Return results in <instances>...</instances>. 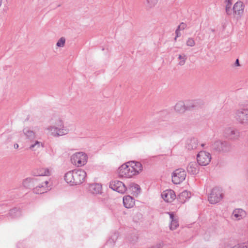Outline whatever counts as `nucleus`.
<instances>
[{"label":"nucleus","instance_id":"obj_1","mask_svg":"<svg viewBox=\"0 0 248 248\" xmlns=\"http://www.w3.org/2000/svg\"><path fill=\"white\" fill-rule=\"evenodd\" d=\"M86 176V172L82 169L74 170L66 173L64 180L71 186L82 184Z\"/></svg>","mask_w":248,"mask_h":248},{"label":"nucleus","instance_id":"obj_2","mask_svg":"<svg viewBox=\"0 0 248 248\" xmlns=\"http://www.w3.org/2000/svg\"><path fill=\"white\" fill-rule=\"evenodd\" d=\"M51 121L54 125L49 126L47 130L51 132L53 136L59 137L68 133L69 129L64 126L63 122L60 117L55 116Z\"/></svg>","mask_w":248,"mask_h":248},{"label":"nucleus","instance_id":"obj_3","mask_svg":"<svg viewBox=\"0 0 248 248\" xmlns=\"http://www.w3.org/2000/svg\"><path fill=\"white\" fill-rule=\"evenodd\" d=\"M210 149L215 153L226 154L232 151V146L228 141L218 140L211 144Z\"/></svg>","mask_w":248,"mask_h":248},{"label":"nucleus","instance_id":"obj_4","mask_svg":"<svg viewBox=\"0 0 248 248\" xmlns=\"http://www.w3.org/2000/svg\"><path fill=\"white\" fill-rule=\"evenodd\" d=\"M118 174L120 177L130 178L135 175V170L133 167L127 162L119 168Z\"/></svg>","mask_w":248,"mask_h":248},{"label":"nucleus","instance_id":"obj_5","mask_svg":"<svg viewBox=\"0 0 248 248\" xmlns=\"http://www.w3.org/2000/svg\"><path fill=\"white\" fill-rule=\"evenodd\" d=\"M223 197L222 189L219 187L213 188L208 197V201L211 204L219 202Z\"/></svg>","mask_w":248,"mask_h":248},{"label":"nucleus","instance_id":"obj_6","mask_svg":"<svg viewBox=\"0 0 248 248\" xmlns=\"http://www.w3.org/2000/svg\"><path fill=\"white\" fill-rule=\"evenodd\" d=\"M87 155L83 152L76 153L73 155L71 158V162L78 167L85 165L87 162Z\"/></svg>","mask_w":248,"mask_h":248},{"label":"nucleus","instance_id":"obj_7","mask_svg":"<svg viewBox=\"0 0 248 248\" xmlns=\"http://www.w3.org/2000/svg\"><path fill=\"white\" fill-rule=\"evenodd\" d=\"M235 118L236 120L243 124H248V109L241 108L235 112Z\"/></svg>","mask_w":248,"mask_h":248},{"label":"nucleus","instance_id":"obj_8","mask_svg":"<svg viewBox=\"0 0 248 248\" xmlns=\"http://www.w3.org/2000/svg\"><path fill=\"white\" fill-rule=\"evenodd\" d=\"M211 154L204 151H200L197 155V162L201 166H206L210 162Z\"/></svg>","mask_w":248,"mask_h":248},{"label":"nucleus","instance_id":"obj_9","mask_svg":"<svg viewBox=\"0 0 248 248\" xmlns=\"http://www.w3.org/2000/svg\"><path fill=\"white\" fill-rule=\"evenodd\" d=\"M186 172L184 169L179 168L176 169L172 174V182L175 184L182 182L186 178Z\"/></svg>","mask_w":248,"mask_h":248},{"label":"nucleus","instance_id":"obj_10","mask_svg":"<svg viewBox=\"0 0 248 248\" xmlns=\"http://www.w3.org/2000/svg\"><path fill=\"white\" fill-rule=\"evenodd\" d=\"M224 136L230 140H237L240 137L239 131L233 127H227L224 132Z\"/></svg>","mask_w":248,"mask_h":248},{"label":"nucleus","instance_id":"obj_11","mask_svg":"<svg viewBox=\"0 0 248 248\" xmlns=\"http://www.w3.org/2000/svg\"><path fill=\"white\" fill-rule=\"evenodd\" d=\"M109 187L120 193H124L126 190L125 185L122 182L117 180L111 181L109 184Z\"/></svg>","mask_w":248,"mask_h":248},{"label":"nucleus","instance_id":"obj_12","mask_svg":"<svg viewBox=\"0 0 248 248\" xmlns=\"http://www.w3.org/2000/svg\"><path fill=\"white\" fill-rule=\"evenodd\" d=\"M245 5L243 2L238 1L233 5L232 12L234 15L237 18H240L243 14Z\"/></svg>","mask_w":248,"mask_h":248},{"label":"nucleus","instance_id":"obj_13","mask_svg":"<svg viewBox=\"0 0 248 248\" xmlns=\"http://www.w3.org/2000/svg\"><path fill=\"white\" fill-rule=\"evenodd\" d=\"M161 196L162 199L168 202H171L176 198V195L174 191L171 189H167L164 191Z\"/></svg>","mask_w":248,"mask_h":248},{"label":"nucleus","instance_id":"obj_14","mask_svg":"<svg viewBox=\"0 0 248 248\" xmlns=\"http://www.w3.org/2000/svg\"><path fill=\"white\" fill-rule=\"evenodd\" d=\"M48 182L46 181L41 184H39L35 187L32 189L33 192L36 194H41L46 192L49 189L47 187Z\"/></svg>","mask_w":248,"mask_h":248},{"label":"nucleus","instance_id":"obj_15","mask_svg":"<svg viewBox=\"0 0 248 248\" xmlns=\"http://www.w3.org/2000/svg\"><path fill=\"white\" fill-rule=\"evenodd\" d=\"M198 141L196 138H192L187 140L186 148L188 150L196 149L198 147Z\"/></svg>","mask_w":248,"mask_h":248},{"label":"nucleus","instance_id":"obj_16","mask_svg":"<svg viewBox=\"0 0 248 248\" xmlns=\"http://www.w3.org/2000/svg\"><path fill=\"white\" fill-rule=\"evenodd\" d=\"M36 182V178L28 177L23 180L22 185L26 189H31L34 186Z\"/></svg>","mask_w":248,"mask_h":248},{"label":"nucleus","instance_id":"obj_17","mask_svg":"<svg viewBox=\"0 0 248 248\" xmlns=\"http://www.w3.org/2000/svg\"><path fill=\"white\" fill-rule=\"evenodd\" d=\"M191 195L190 192L187 190H184L179 194L177 200L180 202L184 203L187 200L191 197Z\"/></svg>","mask_w":248,"mask_h":248},{"label":"nucleus","instance_id":"obj_18","mask_svg":"<svg viewBox=\"0 0 248 248\" xmlns=\"http://www.w3.org/2000/svg\"><path fill=\"white\" fill-rule=\"evenodd\" d=\"M123 203L125 208H130L135 204L134 199L130 196H126L123 198Z\"/></svg>","mask_w":248,"mask_h":248},{"label":"nucleus","instance_id":"obj_19","mask_svg":"<svg viewBox=\"0 0 248 248\" xmlns=\"http://www.w3.org/2000/svg\"><path fill=\"white\" fill-rule=\"evenodd\" d=\"M168 213L169 214L171 219L170 228L171 230H175L179 226L178 218L174 217L173 212H169Z\"/></svg>","mask_w":248,"mask_h":248},{"label":"nucleus","instance_id":"obj_20","mask_svg":"<svg viewBox=\"0 0 248 248\" xmlns=\"http://www.w3.org/2000/svg\"><path fill=\"white\" fill-rule=\"evenodd\" d=\"M187 171L191 174H196L199 171L198 165L196 162H191L187 167Z\"/></svg>","mask_w":248,"mask_h":248},{"label":"nucleus","instance_id":"obj_21","mask_svg":"<svg viewBox=\"0 0 248 248\" xmlns=\"http://www.w3.org/2000/svg\"><path fill=\"white\" fill-rule=\"evenodd\" d=\"M89 190L93 194L100 193L102 190V186L98 183L90 184L89 186Z\"/></svg>","mask_w":248,"mask_h":248},{"label":"nucleus","instance_id":"obj_22","mask_svg":"<svg viewBox=\"0 0 248 248\" xmlns=\"http://www.w3.org/2000/svg\"><path fill=\"white\" fill-rule=\"evenodd\" d=\"M186 110H191L200 107L201 101L198 100H189L186 102Z\"/></svg>","mask_w":248,"mask_h":248},{"label":"nucleus","instance_id":"obj_23","mask_svg":"<svg viewBox=\"0 0 248 248\" xmlns=\"http://www.w3.org/2000/svg\"><path fill=\"white\" fill-rule=\"evenodd\" d=\"M128 163L130 166L133 167V169L135 170V175L139 174L142 170V165L139 162L130 161L128 162Z\"/></svg>","mask_w":248,"mask_h":248},{"label":"nucleus","instance_id":"obj_24","mask_svg":"<svg viewBox=\"0 0 248 248\" xmlns=\"http://www.w3.org/2000/svg\"><path fill=\"white\" fill-rule=\"evenodd\" d=\"M21 215V210L17 207L13 208L9 211L8 216L11 218H14L20 217Z\"/></svg>","mask_w":248,"mask_h":248},{"label":"nucleus","instance_id":"obj_25","mask_svg":"<svg viewBox=\"0 0 248 248\" xmlns=\"http://www.w3.org/2000/svg\"><path fill=\"white\" fill-rule=\"evenodd\" d=\"M233 216L237 220H240L246 216V212L242 209H236L232 213Z\"/></svg>","mask_w":248,"mask_h":248},{"label":"nucleus","instance_id":"obj_26","mask_svg":"<svg viewBox=\"0 0 248 248\" xmlns=\"http://www.w3.org/2000/svg\"><path fill=\"white\" fill-rule=\"evenodd\" d=\"M174 109L176 112L183 113L186 110V105L184 102L179 101L176 104Z\"/></svg>","mask_w":248,"mask_h":248},{"label":"nucleus","instance_id":"obj_27","mask_svg":"<svg viewBox=\"0 0 248 248\" xmlns=\"http://www.w3.org/2000/svg\"><path fill=\"white\" fill-rule=\"evenodd\" d=\"M50 174L49 170L48 169H41L37 171V172H33L34 176H47Z\"/></svg>","mask_w":248,"mask_h":248},{"label":"nucleus","instance_id":"obj_28","mask_svg":"<svg viewBox=\"0 0 248 248\" xmlns=\"http://www.w3.org/2000/svg\"><path fill=\"white\" fill-rule=\"evenodd\" d=\"M23 132L26 136L31 140L35 138V134L34 132L32 130H30L28 128H24L23 129Z\"/></svg>","mask_w":248,"mask_h":248},{"label":"nucleus","instance_id":"obj_29","mask_svg":"<svg viewBox=\"0 0 248 248\" xmlns=\"http://www.w3.org/2000/svg\"><path fill=\"white\" fill-rule=\"evenodd\" d=\"M40 147L43 148L44 144L38 140H35L34 143H32L30 145L29 148L32 151H36Z\"/></svg>","mask_w":248,"mask_h":248},{"label":"nucleus","instance_id":"obj_30","mask_svg":"<svg viewBox=\"0 0 248 248\" xmlns=\"http://www.w3.org/2000/svg\"><path fill=\"white\" fill-rule=\"evenodd\" d=\"M178 59L180 60V61L179 62V64L181 66H182L185 64L187 57L185 54H183L182 55H179Z\"/></svg>","mask_w":248,"mask_h":248},{"label":"nucleus","instance_id":"obj_31","mask_svg":"<svg viewBox=\"0 0 248 248\" xmlns=\"http://www.w3.org/2000/svg\"><path fill=\"white\" fill-rule=\"evenodd\" d=\"M158 0H146V6L148 8L154 7L157 3Z\"/></svg>","mask_w":248,"mask_h":248},{"label":"nucleus","instance_id":"obj_32","mask_svg":"<svg viewBox=\"0 0 248 248\" xmlns=\"http://www.w3.org/2000/svg\"><path fill=\"white\" fill-rule=\"evenodd\" d=\"M65 43V39L63 37H62L57 42L56 46L58 47H63Z\"/></svg>","mask_w":248,"mask_h":248},{"label":"nucleus","instance_id":"obj_33","mask_svg":"<svg viewBox=\"0 0 248 248\" xmlns=\"http://www.w3.org/2000/svg\"><path fill=\"white\" fill-rule=\"evenodd\" d=\"M131 187L132 190L135 192H136L137 194L140 193V188L138 185L133 184Z\"/></svg>","mask_w":248,"mask_h":248},{"label":"nucleus","instance_id":"obj_34","mask_svg":"<svg viewBox=\"0 0 248 248\" xmlns=\"http://www.w3.org/2000/svg\"><path fill=\"white\" fill-rule=\"evenodd\" d=\"M195 45V42L192 38H189L186 41V45L189 46H193Z\"/></svg>","mask_w":248,"mask_h":248},{"label":"nucleus","instance_id":"obj_35","mask_svg":"<svg viewBox=\"0 0 248 248\" xmlns=\"http://www.w3.org/2000/svg\"><path fill=\"white\" fill-rule=\"evenodd\" d=\"M163 245L164 244L163 242H159L158 243L156 244L155 245L152 246L149 248H162Z\"/></svg>","mask_w":248,"mask_h":248},{"label":"nucleus","instance_id":"obj_36","mask_svg":"<svg viewBox=\"0 0 248 248\" xmlns=\"http://www.w3.org/2000/svg\"><path fill=\"white\" fill-rule=\"evenodd\" d=\"M186 27V24L184 23V22H182L177 27V29H179V30H184Z\"/></svg>","mask_w":248,"mask_h":248},{"label":"nucleus","instance_id":"obj_37","mask_svg":"<svg viewBox=\"0 0 248 248\" xmlns=\"http://www.w3.org/2000/svg\"><path fill=\"white\" fill-rule=\"evenodd\" d=\"M226 13L228 15H231L232 13H233L232 9H231V7H227L225 8Z\"/></svg>","mask_w":248,"mask_h":248},{"label":"nucleus","instance_id":"obj_38","mask_svg":"<svg viewBox=\"0 0 248 248\" xmlns=\"http://www.w3.org/2000/svg\"><path fill=\"white\" fill-rule=\"evenodd\" d=\"M175 34H176V36L175 37V40H176V38L177 37H179L181 36V33L180 32V30H179V29L177 28V29L176 30Z\"/></svg>","mask_w":248,"mask_h":248},{"label":"nucleus","instance_id":"obj_39","mask_svg":"<svg viewBox=\"0 0 248 248\" xmlns=\"http://www.w3.org/2000/svg\"><path fill=\"white\" fill-rule=\"evenodd\" d=\"M241 248H248V242L239 244Z\"/></svg>","mask_w":248,"mask_h":248},{"label":"nucleus","instance_id":"obj_40","mask_svg":"<svg viewBox=\"0 0 248 248\" xmlns=\"http://www.w3.org/2000/svg\"><path fill=\"white\" fill-rule=\"evenodd\" d=\"M234 65L235 66H240V63H239V61L238 59H237L235 61V62L234 63Z\"/></svg>","mask_w":248,"mask_h":248},{"label":"nucleus","instance_id":"obj_41","mask_svg":"<svg viewBox=\"0 0 248 248\" xmlns=\"http://www.w3.org/2000/svg\"><path fill=\"white\" fill-rule=\"evenodd\" d=\"M225 2L226 3L232 4V0H226Z\"/></svg>","mask_w":248,"mask_h":248},{"label":"nucleus","instance_id":"obj_42","mask_svg":"<svg viewBox=\"0 0 248 248\" xmlns=\"http://www.w3.org/2000/svg\"><path fill=\"white\" fill-rule=\"evenodd\" d=\"M232 248H240V245L238 244L237 245H235V246H233Z\"/></svg>","mask_w":248,"mask_h":248},{"label":"nucleus","instance_id":"obj_43","mask_svg":"<svg viewBox=\"0 0 248 248\" xmlns=\"http://www.w3.org/2000/svg\"><path fill=\"white\" fill-rule=\"evenodd\" d=\"M232 4L226 3V7L225 8L230 7H231Z\"/></svg>","mask_w":248,"mask_h":248},{"label":"nucleus","instance_id":"obj_44","mask_svg":"<svg viewBox=\"0 0 248 248\" xmlns=\"http://www.w3.org/2000/svg\"><path fill=\"white\" fill-rule=\"evenodd\" d=\"M14 148H15V149H17V148H18V145L17 144H16H16H14Z\"/></svg>","mask_w":248,"mask_h":248},{"label":"nucleus","instance_id":"obj_45","mask_svg":"<svg viewBox=\"0 0 248 248\" xmlns=\"http://www.w3.org/2000/svg\"><path fill=\"white\" fill-rule=\"evenodd\" d=\"M247 180L248 182V170L247 171Z\"/></svg>","mask_w":248,"mask_h":248},{"label":"nucleus","instance_id":"obj_46","mask_svg":"<svg viewBox=\"0 0 248 248\" xmlns=\"http://www.w3.org/2000/svg\"><path fill=\"white\" fill-rule=\"evenodd\" d=\"M205 145V144H203V143H202V144H201V146H202V147H203V148H204V147Z\"/></svg>","mask_w":248,"mask_h":248},{"label":"nucleus","instance_id":"obj_47","mask_svg":"<svg viewBox=\"0 0 248 248\" xmlns=\"http://www.w3.org/2000/svg\"><path fill=\"white\" fill-rule=\"evenodd\" d=\"M211 31H212V32H214L215 31V30L214 29H211Z\"/></svg>","mask_w":248,"mask_h":248}]
</instances>
